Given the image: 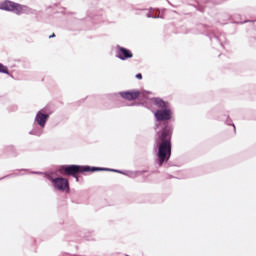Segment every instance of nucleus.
<instances>
[{
	"label": "nucleus",
	"mask_w": 256,
	"mask_h": 256,
	"mask_svg": "<svg viewBox=\"0 0 256 256\" xmlns=\"http://www.w3.org/2000/svg\"><path fill=\"white\" fill-rule=\"evenodd\" d=\"M157 147L159 163L163 165V163L169 161V157H171V135L167 132H163Z\"/></svg>",
	"instance_id": "1"
},
{
	"label": "nucleus",
	"mask_w": 256,
	"mask_h": 256,
	"mask_svg": "<svg viewBox=\"0 0 256 256\" xmlns=\"http://www.w3.org/2000/svg\"><path fill=\"white\" fill-rule=\"evenodd\" d=\"M58 171L61 175H77V173H87L89 171H109V169L91 166L64 165L61 166Z\"/></svg>",
	"instance_id": "2"
},
{
	"label": "nucleus",
	"mask_w": 256,
	"mask_h": 256,
	"mask_svg": "<svg viewBox=\"0 0 256 256\" xmlns=\"http://www.w3.org/2000/svg\"><path fill=\"white\" fill-rule=\"evenodd\" d=\"M52 183L58 191H62L63 193H69V180L63 177H58L52 179Z\"/></svg>",
	"instance_id": "3"
},
{
	"label": "nucleus",
	"mask_w": 256,
	"mask_h": 256,
	"mask_svg": "<svg viewBox=\"0 0 256 256\" xmlns=\"http://www.w3.org/2000/svg\"><path fill=\"white\" fill-rule=\"evenodd\" d=\"M154 117L157 121H171L173 119V111L169 107L163 110H156Z\"/></svg>",
	"instance_id": "4"
},
{
	"label": "nucleus",
	"mask_w": 256,
	"mask_h": 256,
	"mask_svg": "<svg viewBox=\"0 0 256 256\" xmlns=\"http://www.w3.org/2000/svg\"><path fill=\"white\" fill-rule=\"evenodd\" d=\"M49 117H50L49 113L45 112V110H40L36 113L34 121L36 125H39V127L43 129L47 125V121H49Z\"/></svg>",
	"instance_id": "5"
},
{
	"label": "nucleus",
	"mask_w": 256,
	"mask_h": 256,
	"mask_svg": "<svg viewBox=\"0 0 256 256\" xmlns=\"http://www.w3.org/2000/svg\"><path fill=\"white\" fill-rule=\"evenodd\" d=\"M119 95L122 97V99H126V101H135V99L139 97V91H122L119 92Z\"/></svg>",
	"instance_id": "6"
},
{
	"label": "nucleus",
	"mask_w": 256,
	"mask_h": 256,
	"mask_svg": "<svg viewBox=\"0 0 256 256\" xmlns=\"http://www.w3.org/2000/svg\"><path fill=\"white\" fill-rule=\"evenodd\" d=\"M12 13H15L16 15L29 13V7L14 2Z\"/></svg>",
	"instance_id": "7"
},
{
	"label": "nucleus",
	"mask_w": 256,
	"mask_h": 256,
	"mask_svg": "<svg viewBox=\"0 0 256 256\" xmlns=\"http://www.w3.org/2000/svg\"><path fill=\"white\" fill-rule=\"evenodd\" d=\"M117 51L119 59L125 60L131 59V57H133V53H131L128 49H125L123 47H118Z\"/></svg>",
	"instance_id": "8"
},
{
	"label": "nucleus",
	"mask_w": 256,
	"mask_h": 256,
	"mask_svg": "<svg viewBox=\"0 0 256 256\" xmlns=\"http://www.w3.org/2000/svg\"><path fill=\"white\" fill-rule=\"evenodd\" d=\"M15 2H11L9 0H5L3 2H0V10L1 11H11L13 12V6Z\"/></svg>",
	"instance_id": "9"
},
{
	"label": "nucleus",
	"mask_w": 256,
	"mask_h": 256,
	"mask_svg": "<svg viewBox=\"0 0 256 256\" xmlns=\"http://www.w3.org/2000/svg\"><path fill=\"white\" fill-rule=\"evenodd\" d=\"M152 103L159 107L160 109H167L169 107V102L164 101L161 98H153Z\"/></svg>",
	"instance_id": "10"
},
{
	"label": "nucleus",
	"mask_w": 256,
	"mask_h": 256,
	"mask_svg": "<svg viewBox=\"0 0 256 256\" xmlns=\"http://www.w3.org/2000/svg\"><path fill=\"white\" fill-rule=\"evenodd\" d=\"M0 73H4V75H9V68L0 63Z\"/></svg>",
	"instance_id": "11"
},
{
	"label": "nucleus",
	"mask_w": 256,
	"mask_h": 256,
	"mask_svg": "<svg viewBox=\"0 0 256 256\" xmlns=\"http://www.w3.org/2000/svg\"><path fill=\"white\" fill-rule=\"evenodd\" d=\"M136 79H142L141 74H137V75H136Z\"/></svg>",
	"instance_id": "12"
},
{
	"label": "nucleus",
	"mask_w": 256,
	"mask_h": 256,
	"mask_svg": "<svg viewBox=\"0 0 256 256\" xmlns=\"http://www.w3.org/2000/svg\"><path fill=\"white\" fill-rule=\"evenodd\" d=\"M51 37H55V34H53L52 36H50V38H51Z\"/></svg>",
	"instance_id": "13"
},
{
	"label": "nucleus",
	"mask_w": 256,
	"mask_h": 256,
	"mask_svg": "<svg viewBox=\"0 0 256 256\" xmlns=\"http://www.w3.org/2000/svg\"><path fill=\"white\" fill-rule=\"evenodd\" d=\"M110 171H117V170H110Z\"/></svg>",
	"instance_id": "14"
}]
</instances>
